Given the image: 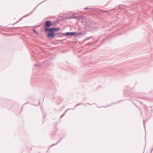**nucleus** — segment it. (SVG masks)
I'll list each match as a JSON object with an SVG mask.
<instances>
[{
	"mask_svg": "<svg viewBox=\"0 0 153 153\" xmlns=\"http://www.w3.org/2000/svg\"><path fill=\"white\" fill-rule=\"evenodd\" d=\"M52 25L51 23V21H48L46 22L45 23V28H48L51 25Z\"/></svg>",
	"mask_w": 153,
	"mask_h": 153,
	"instance_id": "obj_2",
	"label": "nucleus"
},
{
	"mask_svg": "<svg viewBox=\"0 0 153 153\" xmlns=\"http://www.w3.org/2000/svg\"><path fill=\"white\" fill-rule=\"evenodd\" d=\"M76 34V33L75 32H67L65 35L66 36H69L74 35Z\"/></svg>",
	"mask_w": 153,
	"mask_h": 153,
	"instance_id": "obj_3",
	"label": "nucleus"
},
{
	"mask_svg": "<svg viewBox=\"0 0 153 153\" xmlns=\"http://www.w3.org/2000/svg\"><path fill=\"white\" fill-rule=\"evenodd\" d=\"M33 31L34 33H37V32L36 30H33Z\"/></svg>",
	"mask_w": 153,
	"mask_h": 153,
	"instance_id": "obj_4",
	"label": "nucleus"
},
{
	"mask_svg": "<svg viewBox=\"0 0 153 153\" xmlns=\"http://www.w3.org/2000/svg\"><path fill=\"white\" fill-rule=\"evenodd\" d=\"M60 30V28H45V32L48 31V37L50 39L53 38L54 36V32Z\"/></svg>",
	"mask_w": 153,
	"mask_h": 153,
	"instance_id": "obj_1",
	"label": "nucleus"
}]
</instances>
